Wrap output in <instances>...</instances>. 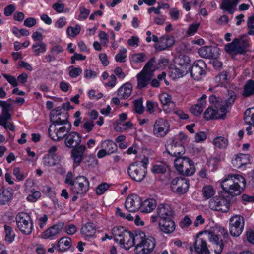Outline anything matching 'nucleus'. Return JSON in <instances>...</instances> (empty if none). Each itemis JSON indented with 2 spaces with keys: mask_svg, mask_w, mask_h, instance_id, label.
<instances>
[{
  "mask_svg": "<svg viewBox=\"0 0 254 254\" xmlns=\"http://www.w3.org/2000/svg\"><path fill=\"white\" fill-rule=\"evenodd\" d=\"M209 101L212 104L204 113V117L207 120L211 119H225L227 110L224 107L222 101H219L214 95L209 97Z\"/></svg>",
  "mask_w": 254,
  "mask_h": 254,
  "instance_id": "f257e3e1",
  "label": "nucleus"
},
{
  "mask_svg": "<svg viewBox=\"0 0 254 254\" xmlns=\"http://www.w3.org/2000/svg\"><path fill=\"white\" fill-rule=\"evenodd\" d=\"M175 168L183 176L192 175L195 171L193 161L189 158L183 157L174 160Z\"/></svg>",
  "mask_w": 254,
  "mask_h": 254,
  "instance_id": "f03ea898",
  "label": "nucleus"
},
{
  "mask_svg": "<svg viewBox=\"0 0 254 254\" xmlns=\"http://www.w3.org/2000/svg\"><path fill=\"white\" fill-rule=\"evenodd\" d=\"M139 233L143 234L140 244L136 245L135 252L136 254H149L153 251L155 246V240L152 236L146 237L145 233L140 231Z\"/></svg>",
  "mask_w": 254,
  "mask_h": 254,
  "instance_id": "7ed1b4c3",
  "label": "nucleus"
},
{
  "mask_svg": "<svg viewBox=\"0 0 254 254\" xmlns=\"http://www.w3.org/2000/svg\"><path fill=\"white\" fill-rule=\"evenodd\" d=\"M139 232L140 231H136L132 233L130 231H127L123 235L121 240H119L118 242L120 245H123L126 250H128L132 246L136 247V245L140 244L141 239L143 237V234Z\"/></svg>",
  "mask_w": 254,
  "mask_h": 254,
  "instance_id": "20e7f679",
  "label": "nucleus"
},
{
  "mask_svg": "<svg viewBox=\"0 0 254 254\" xmlns=\"http://www.w3.org/2000/svg\"><path fill=\"white\" fill-rule=\"evenodd\" d=\"M16 221L18 228L24 234L29 235L31 233L33 226L30 216L26 213H19L16 217Z\"/></svg>",
  "mask_w": 254,
  "mask_h": 254,
  "instance_id": "39448f33",
  "label": "nucleus"
},
{
  "mask_svg": "<svg viewBox=\"0 0 254 254\" xmlns=\"http://www.w3.org/2000/svg\"><path fill=\"white\" fill-rule=\"evenodd\" d=\"M127 172L128 175L133 180L139 182L145 178L147 170L140 163L135 162L128 166Z\"/></svg>",
  "mask_w": 254,
  "mask_h": 254,
  "instance_id": "423d86ee",
  "label": "nucleus"
},
{
  "mask_svg": "<svg viewBox=\"0 0 254 254\" xmlns=\"http://www.w3.org/2000/svg\"><path fill=\"white\" fill-rule=\"evenodd\" d=\"M229 201V199L224 198V195L214 197L209 200V207L213 210L226 213L230 209Z\"/></svg>",
  "mask_w": 254,
  "mask_h": 254,
  "instance_id": "0eeeda50",
  "label": "nucleus"
},
{
  "mask_svg": "<svg viewBox=\"0 0 254 254\" xmlns=\"http://www.w3.org/2000/svg\"><path fill=\"white\" fill-rule=\"evenodd\" d=\"M245 220L243 217L236 215L230 219L229 231L234 237L239 236L243 232Z\"/></svg>",
  "mask_w": 254,
  "mask_h": 254,
  "instance_id": "6e6552de",
  "label": "nucleus"
},
{
  "mask_svg": "<svg viewBox=\"0 0 254 254\" xmlns=\"http://www.w3.org/2000/svg\"><path fill=\"white\" fill-rule=\"evenodd\" d=\"M89 183L86 177L79 176L74 179L70 190L73 194L84 195L88 190Z\"/></svg>",
  "mask_w": 254,
  "mask_h": 254,
  "instance_id": "1a4fd4ad",
  "label": "nucleus"
},
{
  "mask_svg": "<svg viewBox=\"0 0 254 254\" xmlns=\"http://www.w3.org/2000/svg\"><path fill=\"white\" fill-rule=\"evenodd\" d=\"M189 186V181L182 177H176L171 183L172 191L179 195L186 193L188 190Z\"/></svg>",
  "mask_w": 254,
  "mask_h": 254,
  "instance_id": "9d476101",
  "label": "nucleus"
},
{
  "mask_svg": "<svg viewBox=\"0 0 254 254\" xmlns=\"http://www.w3.org/2000/svg\"><path fill=\"white\" fill-rule=\"evenodd\" d=\"M169 128V124L166 120L158 118L154 124L153 133L156 137H163L167 134Z\"/></svg>",
  "mask_w": 254,
  "mask_h": 254,
  "instance_id": "9b49d317",
  "label": "nucleus"
},
{
  "mask_svg": "<svg viewBox=\"0 0 254 254\" xmlns=\"http://www.w3.org/2000/svg\"><path fill=\"white\" fill-rule=\"evenodd\" d=\"M142 204L141 198L136 194L128 195L125 201V207L129 212H136L140 209Z\"/></svg>",
  "mask_w": 254,
  "mask_h": 254,
  "instance_id": "f8f14e48",
  "label": "nucleus"
},
{
  "mask_svg": "<svg viewBox=\"0 0 254 254\" xmlns=\"http://www.w3.org/2000/svg\"><path fill=\"white\" fill-rule=\"evenodd\" d=\"M205 68L206 64L203 60H199L195 61L193 65L191 66L190 74L191 77L195 80H200L202 78V76L205 74Z\"/></svg>",
  "mask_w": 254,
  "mask_h": 254,
  "instance_id": "ddd939ff",
  "label": "nucleus"
},
{
  "mask_svg": "<svg viewBox=\"0 0 254 254\" xmlns=\"http://www.w3.org/2000/svg\"><path fill=\"white\" fill-rule=\"evenodd\" d=\"M81 135L75 131L70 132L66 133L64 139V144L68 148H73L80 146L81 142Z\"/></svg>",
  "mask_w": 254,
  "mask_h": 254,
  "instance_id": "4468645a",
  "label": "nucleus"
},
{
  "mask_svg": "<svg viewBox=\"0 0 254 254\" xmlns=\"http://www.w3.org/2000/svg\"><path fill=\"white\" fill-rule=\"evenodd\" d=\"M224 180L227 181V184L225 185L227 186L230 187L232 185H236L239 187H243V188L244 189L246 186V180L240 175L229 174Z\"/></svg>",
  "mask_w": 254,
  "mask_h": 254,
  "instance_id": "2eb2a0df",
  "label": "nucleus"
},
{
  "mask_svg": "<svg viewBox=\"0 0 254 254\" xmlns=\"http://www.w3.org/2000/svg\"><path fill=\"white\" fill-rule=\"evenodd\" d=\"M63 222H58L45 230L42 233V238L44 239H53L54 237L60 233L64 226Z\"/></svg>",
  "mask_w": 254,
  "mask_h": 254,
  "instance_id": "dca6fc26",
  "label": "nucleus"
},
{
  "mask_svg": "<svg viewBox=\"0 0 254 254\" xmlns=\"http://www.w3.org/2000/svg\"><path fill=\"white\" fill-rule=\"evenodd\" d=\"M226 52L234 58L237 54H244V51L239 45L238 38H235L233 41L225 46Z\"/></svg>",
  "mask_w": 254,
  "mask_h": 254,
  "instance_id": "f3484780",
  "label": "nucleus"
},
{
  "mask_svg": "<svg viewBox=\"0 0 254 254\" xmlns=\"http://www.w3.org/2000/svg\"><path fill=\"white\" fill-rule=\"evenodd\" d=\"M217 51L218 49L215 47L204 46L199 49L198 53L202 58L216 59L219 54Z\"/></svg>",
  "mask_w": 254,
  "mask_h": 254,
  "instance_id": "a211bd4d",
  "label": "nucleus"
},
{
  "mask_svg": "<svg viewBox=\"0 0 254 254\" xmlns=\"http://www.w3.org/2000/svg\"><path fill=\"white\" fill-rule=\"evenodd\" d=\"M157 214L159 220H164L173 218V211L168 204H160L157 208Z\"/></svg>",
  "mask_w": 254,
  "mask_h": 254,
  "instance_id": "6ab92c4d",
  "label": "nucleus"
},
{
  "mask_svg": "<svg viewBox=\"0 0 254 254\" xmlns=\"http://www.w3.org/2000/svg\"><path fill=\"white\" fill-rule=\"evenodd\" d=\"M86 149L85 145H81L80 146L72 148L71 151V156L74 163L77 166H79L82 162L83 157L85 154L84 152Z\"/></svg>",
  "mask_w": 254,
  "mask_h": 254,
  "instance_id": "aec40b11",
  "label": "nucleus"
},
{
  "mask_svg": "<svg viewBox=\"0 0 254 254\" xmlns=\"http://www.w3.org/2000/svg\"><path fill=\"white\" fill-rule=\"evenodd\" d=\"M227 181L223 180L221 183V186L225 193L227 194L232 197L240 195L243 191V187H239L236 185H232L230 187L227 186Z\"/></svg>",
  "mask_w": 254,
  "mask_h": 254,
  "instance_id": "412c9836",
  "label": "nucleus"
},
{
  "mask_svg": "<svg viewBox=\"0 0 254 254\" xmlns=\"http://www.w3.org/2000/svg\"><path fill=\"white\" fill-rule=\"evenodd\" d=\"M206 233V236H209V239L210 241L213 242L216 246V248H214V254H219L223 250V243L222 239L218 235L215 234L214 233L210 231H205L204 232Z\"/></svg>",
  "mask_w": 254,
  "mask_h": 254,
  "instance_id": "4be33fe9",
  "label": "nucleus"
},
{
  "mask_svg": "<svg viewBox=\"0 0 254 254\" xmlns=\"http://www.w3.org/2000/svg\"><path fill=\"white\" fill-rule=\"evenodd\" d=\"M175 43L173 37H170L168 35L161 37L159 39V43L154 45V47L157 51H160L167 49L168 48L172 46Z\"/></svg>",
  "mask_w": 254,
  "mask_h": 254,
  "instance_id": "5701e85b",
  "label": "nucleus"
},
{
  "mask_svg": "<svg viewBox=\"0 0 254 254\" xmlns=\"http://www.w3.org/2000/svg\"><path fill=\"white\" fill-rule=\"evenodd\" d=\"M166 151L171 156L177 158L182 157V156L185 152V149L183 145L179 144L177 141H173V143L171 144L169 149L167 148Z\"/></svg>",
  "mask_w": 254,
  "mask_h": 254,
  "instance_id": "b1692460",
  "label": "nucleus"
},
{
  "mask_svg": "<svg viewBox=\"0 0 254 254\" xmlns=\"http://www.w3.org/2000/svg\"><path fill=\"white\" fill-rule=\"evenodd\" d=\"M159 226L161 231L166 234L174 232L175 229V224L173 218L159 220Z\"/></svg>",
  "mask_w": 254,
  "mask_h": 254,
  "instance_id": "393cba45",
  "label": "nucleus"
},
{
  "mask_svg": "<svg viewBox=\"0 0 254 254\" xmlns=\"http://www.w3.org/2000/svg\"><path fill=\"white\" fill-rule=\"evenodd\" d=\"M206 98L207 96L205 94H203L199 99L198 103L190 108V110L193 115L199 116L201 114L203 108L205 107L206 105Z\"/></svg>",
  "mask_w": 254,
  "mask_h": 254,
  "instance_id": "a878e982",
  "label": "nucleus"
},
{
  "mask_svg": "<svg viewBox=\"0 0 254 254\" xmlns=\"http://www.w3.org/2000/svg\"><path fill=\"white\" fill-rule=\"evenodd\" d=\"M64 126L60 127L56 133V138L51 137V139L55 141H60L63 140L64 138H65L66 133H69L71 129V124L70 122L67 123V124H64Z\"/></svg>",
  "mask_w": 254,
  "mask_h": 254,
  "instance_id": "bb28decb",
  "label": "nucleus"
},
{
  "mask_svg": "<svg viewBox=\"0 0 254 254\" xmlns=\"http://www.w3.org/2000/svg\"><path fill=\"white\" fill-rule=\"evenodd\" d=\"M153 76L149 73H144V71H142L137 76V88L142 89L145 87L149 83Z\"/></svg>",
  "mask_w": 254,
  "mask_h": 254,
  "instance_id": "cd10ccee",
  "label": "nucleus"
},
{
  "mask_svg": "<svg viewBox=\"0 0 254 254\" xmlns=\"http://www.w3.org/2000/svg\"><path fill=\"white\" fill-rule=\"evenodd\" d=\"M132 85L130 83H126L118 89V96L123 99H127L132 93Z\"/></svg>",
  "mask_w": 254,
  "mask_h": 254,
  "instance_id": "c85d7f7f",
  "label": "nucleus"
},
{
  "mask_svg": "<svg viewBox=\"0 0 254 254\" xmlns=\"http://www.w3.org/2000/svg\"><path fill=\"white\" fill-rule=\"evenodd\" d=\"M240 0H223L221 8L227 11L230 14L234 12L235 8Z\"/></svg>",
  "mask_w": 254,
  "mask_h": 254,
  "instance_id": "c756f323",
  "label": "nucleus"
},
{
  "mask_svg": "<svg viewBox=\"0 0 254 254\" xmlns=\"http://www.w3.org/2000/svg\"><path fill=\"white\" fill-rule=\"evenodd\" d=\"M156 201L154 199H147L142 201L140 211L143 213L152 212L156 207Z\"/></svg>",
  "mask_w": 254,
  "mask_h": 254,
  "instance_id": "7c9ffc66",
  "label": "nucleus"
},
{
  "mask_svg": "<svg viewBox=\"0 0 254 254\" xmlns=\"http://www.w3.org/2000/svg\"><path fill=\"white\" fill-rule=\"evenodd\" d=\"M71 239L68 237L61 238L58 242L57 247L60 252H64L71 246Z\"/></svg>",
  "mask_w": 254,
  "mask_h": 254,
  "instance_id": "2f4dec72",
  "label": "nucleus"
},
{
  "mask_svg": "<svg viewBox=\"0 0 254 254\" xmlns=\"http://www.w3.org/2000/svg\"><path fill=\"white\" fill-rule=\"evenodd\" d=\"M81 232L85 236L92 237L96 233L95 226L92 223H87L82 226Z\"/></svg>",
  "mask_w": 254,
  "mask_h": 254,
  "instance_id": "473e14b6",
  "label": "nucleus"
},
{
  "mask_svg": "<svg viewBox=\"0 0 254 254\" xmlns=\"http://www.w3.org/2000/svg\"><path fill=\"white\" fill-rule=\"evenodd\" d=\"M185 72L184 70L180 69L177 64L174 65H171L169 68V74L171 77L173 79L179 78L185 75Z\"/></svg>",
  "mask_w": 254,
  "mask_h": 254,
  "instance_id": "72a5a7b5",
  "label": "nucleus"
},
{
  "mask_svg": "<svg viewBox=\"0 0 254 254\" xmlns=\"http://www.w3.org/2000/svg\"><path fill=\"white\" fill-rule=\"evenodd\" d=\"M69 115L67 112L64 113L62 114V118L61 117H53L50 119V121L52 125L56 126V125H63L70 122L68 121Z\"/></svg>",
  "mask_w": 254,
  "mask_h": 254,
  "instance_id": "f704fd0d",
  "label": "nucleus"
},
{
  "mask_svg": "<svg viewBox=\"0 0 254 254\" xmlns=\"http://www.w3.org/2000/svg\"><path fill=\"white\" fill-rule=\"evenodd\" d=\"M254 94V81L249 80L247 81L244 86L243 96L245 97H249Z\"/></svg>",
  "mask_w": 254,
  "mask_h": 254,
  "instance_id": "c9c22d12",
  "label": "nucleus"
},
{
  "mask_svg": "<svg viewBox=\"0 0 254 254\" xmlns=\"http://www.w3.org/2000/svg\"><path fill=\"white\" fill-rule=\"evenodd\" d=\"M128 230L124 227L117 226L114 227L112 230V232L114 237V240L116 242L121 240V238L123 237V235Z\"/></svg>",
  "mask_w": 254,
  "mask_h": 254,
  "instance_id": "e433bc0d",
  "label": "nucleus"
},
{
  "mask_svg": "<svg viewBox=\"0 0 254 254\" xmlns=\"http://www.w3.org/2000/svg\"><path fill=\"white\" fill-rule=\"evenodd\" d=\"M248 162V157L247 155L240 154L236 156L235 159L233 160V165L237 168H240L243 165L247 164Z\"/></svg>",
  "mask_w": 254,
  "mask_h": 254,
  "instance_id": "4c0bfd02",
  "label": "nucleus"
},
{
  "mask_svg": "<svg viewBox=\"0 0 254 254\" xmlns=\"http://www.w3.org/2000/svg\"><path fill=\"white\" fill-rule=\"evenodd\" d=\"M4 229L5 231V240L9 243H11L14 240L15 234L12 228L9 225H4Z\"/></svg>",
  "mask_w": 254,
  "mask_h": 254,
  "instance_id": "58836bf2",
  "label": "nucleus"
},
{
  "mask_svg": "<svg viewBox=\"0 0 254 254\" xmlns=\"http://www.w3.org/2000/svg\"><path fill=\"white\" fill-rule=\"evenodd\" d=\"M213 144L216 148L225 149L228 145V140L223 136L217 137L213 140Z\"/></svg>",
  "mask_w": 254,
  "mask_h": 254,
  "instance_id": "ea45409f",
  "label": "nucleus"
},
{
  "mask_svg": "<svg viewBox=\"0 0 254 254\" xmlns=\"http://www.w3.org/2000/svg\"><path fill=\"white\" fill-rule=\"evenodd\" d=\"M85 165L89 168H91L95 166L98 164V160L95 156L85 155L82 161Z\"/></svg>",
  "mask_w": 254,
  "mask_h": 254,
  "instance_id": "a19ab883",
  "label": "nucleus"
},
{
  "mask_svg": "<svg viewBox=\"0 0 254 254\" xmlns=\"http://www.w3.org/2000/svg\"><path fill=\"white\" fill-rule=\"evenodd\" d=\"M102 147H104L107 151L108 154H110L116 152L117 149V144L112 141H105L102 145Z\"/></svg>",
  "mask_w": 254,
  "mask_h": 254,
  "instance_id": "79ce46f5",
  "label": "nucleus"
},
{
  "mask_svg": "<svg viewBox=\"0 0 254 254\" xmlns=\"http://www.w3.org/2000/svg\"><path fill=\"white\" fill-rule=\"evenodd\" d=\"M11 197L12 194L9 190L0 189V204H5L9 201Z\"/></svg>",
  "mask_w": 254,
  "mask_h": 254,
  "instance_id": "37998d69",
  "label": "nucleus"
},
{
  "mask_svg": "<svg viewBox=\"0 0 254 254\" xmlns=\"http://www.w3.org/2000/svg\"><path fill=\"white\" fill-rule=\"evenodd\" d=\"M175 64H177V65H191L190 57L186 55H180L176 58Z\"/></svg>",
  "mask_w": 254,
  "mask_h": 254,
  "instance_id": "c03bdc74",
  "label": "nucleus"
},
{
  "mask_svg": "<svg viewBox=\"0 0 254 254\" xmlns=\"http://www.w3.org/2000/svg\"><path fill=\"white\" fill-rule=\"evenodd\" d=\"M133 103L134 111L138 114H142L144 111L142 98H140L134 100Z\"/></svg>",
  "mask_w": 254,
  "mask_h": 254,
  "instance_id": "a18cd8bd",
  "label": "nucleus"
},
{
  "mask_svg": "<svg viewBox=\"0 0 254 254\" xmlns=\"http://www.w3.org/2000/svg\"><path fill=\"white\" fill-rule=\"evenodd\" d=\"M32 49L35 53V55L38 56L40 53H44L46 51V47L44 43L40 41L39 43H37L32 46Z\"/></svg>",
  "mask_w": 254,
  "mask_h": 254,
  "instance_id": "49530a36",
  "label": "nucleus"
},
{
  "mask_svg": "<svg viewBox=\"0 0 254 254\" xmlns=\"http://www.w3.org/2000/svg\"><path fill=\"white\" fill-rule=\"evenodd\" d=\"M155 62V58H152L145 64L142 71H144V73H150L151 75L154 76V70L153 69L154 63Z\"/></svg>",
  "mask_w": 254,
  "mask_h": 254,
  "instance_id": "de8ad7c7",
  "label": "nucleus"
},
{
  "mask_svg": "<svg viewBox=\"0 0 254 254\" xmlns=\"http://www.w3.org/2000/svg\"><path fill=\"white\" fill-rule=\"evenodd\" d=\"M202 191L203 196L206 199L211 198L215 194V190L214 188L212 186L210 185L204 187Z\"/></svg>",
  "mask_w": 254,
  "mask_h": 254,
  "instance_id": "09e8293b",
  "label": "nucleus"
},
{
  "mask_svg": "<svg viewBox=\"0 0 254 254\" xmlns=\"http://www.w3.org/2000/svg\"><path fill=\"white\" fill-rule=\"evenodd\" d=\"M246 35H244L242 36L240 38H238L239 45L240 48H242L244 51V54L246 52V49L250 46L248 40L246 38Z\"/></svg>",
  "mask_w": 254,
  "mask_h": 254,
  "instance_id": "8fccbe9b",
  "label": "nucleus"
},
{
  "mask_svg": "<svg viewBox=\"0 0 254 254\" xmlns=\"http://www.w3.org/2000/svg\"><path fill=\"white\" fill-rule=\"evenodd\" d=\"M236 95L233 91H231L229 93V97L226 100H225L224 102H222V104L224 105V107L226 108L227 111V108L229 106H231L232 104L234 102L235 100L236 99Z\"/></svg>",
  "mask_w": 254,
  "mask_h": 254,
  "instance_id": "3c124183",
  "label": "nucleus"
},
{
  "mask_svg": "<svg viewBox=\"0 0 254 254\" xmlns=\"http://www.w3.org/2000/svg\"><path fill=\"white\" fill-rule=\"evenodd\" d=\"M254 13L253 14V15L251 16H250L248 19L247 26H248L249 31L247 33V34L254 36V30H253L254 29Z\"/></svg>",
  "mask_w": 254,
  "mask_h": 254,
  "instance_id": "603ef678",
  "label": "nucleus"
},
{
  "mask_svg": "<svg viewBox=\"0 0 254 254\" xmlns=\"http://www.w3.org/2000/svg\"><path fill=\"white\" fill-rule=\"evenodd\" d=\"M80 26L78 25H76L75 27H68L67 29V33L69 36L71 37H74L80 33Z\"/></svg>",
  "mask_w": 254,
  "mask_h": 254,
  "instance_id": "864d4df0",
  "label": "nucleus"
},
{
  "mask_svg": "<svg viewBox=\"0 0 254 254\" xmlns=\"http://www.w3.org/2000/svg\"><path fill=\"white\" fill-rule=\"evenodd\" d=\"M127 50L125 48H123L120 50V52L117 54L115 57V60L117 62L123 63L125 62V59L126 58V53Z\"/></svg>",
  "mask_w": 254,
  "mask_h": 254,
  "instance_id": "5fc2aeb1",
  "label": "nucleus"
},
{
  "mask_svg": "<svg viewBox=\"0 0 254 254\" xmlns=\"http://www.w3.org/2000/svg\"><path fill=\"white\" fill-rule=\"evenodd\" d=\"M71 69L69 72V75L71 78H76L82 73V69L79 67L70 66Z\"/></svg>",
  "mask_w": 254,
  "mask_h": 254,
  "instance_id": "6e6d98bb",
  "label": "nucleus"
},
{
  "mask_svg": "<svg viewBox=\"0 0 254 254\" xmlns=\"http://www.w3.org/2000/svg\"><path fill=\"white\" fill-rule=\"evenodd\" d=\"M152 171L155 173L163 174L166 171V166L163 164L155 165L152 168Z\"/></svg>",
  "mask_w": 254,
  "mask_h": 254,
  "instance_id": "4d7b16f0",
  "label": "nucleus"
},
{
  "mask_svg": "<svg viewBox=\"0 0 254 254\" xmlns=\"http://www.w3.org/2000/svg\"><path fill=\"white\" fill-rule=\"evenodd\" d=\"M94 126L93 121L90 120L83 124L82 127L86 130V132L88 133L92 130Z\"/></svg>",
  "mask_w": 254,
  "mask_h": 254,
  "instance_id": "13d9d810",
  "label": "nucleus"
},
{
  "mask_svg": "<svg viewBox=\"0 0 254 254\" xmlns=\"http://www.w3.org/2000/svg\"><path fill=\"white\" fill-rule=\"evenodd\" d=\"M109 188V185L104 183L99 185L96 188V192L98 194H103Z\"/></svg>",
  "mask_w": 254,
  "mask_h": 254,
  "instance_id": "bf43d9fd",
  "label": "nucleus"
},
{
  "mask_svg": "<svg viewBox=\"0 0 254 254\" xmlns=\"http://www.w3.org/2000/svg\"><path fill=\"white\" fill-rule=\"evenodd\" d=\"M171 96L167 93H163L160 96V100L163 105H166L171 102Z\"/></svg>",
  "mask_w": 254,
  "mask_h": 254,
  "instance_id": "052dcab7",
  "label": "nucleus"
},
{
  "mask_svg": "<svg viewBox=\"0 0 254 254\" xmlns=\"http://www.w3.org/2000/svg\"><path fill=\"white\" fill-rule=\"evenodd\" d=\"M2 75L12 86L16 87L17 86L18 83L14 76L6 74H3Z\"/></svg>",
  "mask_w": 254,
  "mask_h": 254,
  "instance_id": "680f3d73",
  "label": "nucleus"
},
{
  "mask_svg": "<svg viewBox=\"0 0 254 254\" xmlns=\"http://www.w3.org/2000/svg\"><path fill=\"white\" fill-rule=\"evenodd\" d=\"M79 11L80 14L79 15V19H85L87 18L90 13V10L84 7H80Z\"/></svg>",
  "mask_w": 254,
  "mask_h": 254,
  "instance_id": "e2e57ef3",
  "label": "nucleus"
},
{
  "mask_svg": "<svg viewBox=\"0 0 254 254\" xmlns=\"http://www.w3.org/2000/svg\"><path fill=\"white\" fill-rule=\"evenodd\" d=\"M13 174L18 181H22L25 178L24 174L20 172V169L18 167H16L13 169Z\"/></svg>",
  "mask_w": 254,
  "mask_h": 254,
  "instance_id": "0e129e2a",
  "label": "nucleus"
},
{
  "mask_svg": "<svg viewBox=\"0 0 254 254\" xmlns=\"http://www.w3.org/2000/svg\"><path fill=\"white\" fill-rule=\"evenodd\" d=\"M62 113L61 112V108L60 107H58L53 109L49 115L50 119L53 118V117H57L60 115H62Z\"/></svg>",
  "mask_w": 254,
  "mask_h": 254,
  "instance_id": "69168bd1",
  "label": "nucleus"
},
{
  "mask_svg": "<svg viewBox=\"0 0 254 254\" xmlns=\"http://www.w3.org/2000/svg\"><path fill=\"white\" fill-rule=\"evenodd\" d=\"M145 55L144 53H138L134 54L132 56L133 61L136 63L142 62L145 61Z\"/></svg>",
  "mask_w": 254,
  "mask_h": 254,
  "instance_id": "338daca9",
  "label": "nucleus"
},
{
  "mask_svg": "<svg viewBox=\"0 0 254 254\" xmlns=\"http://www.w3.org/2000/svg\"><path fill=\"white\" fill-rule=\"evenodd\" d=\"M246 237L247 240L254 244V230L250 229L246 232Z\"/></svg>",
  "mask_w": 254,
  "mask_h": 254,
  "instance_id": "774afa93",
  "label": "nucleus"
}]
</instances>
